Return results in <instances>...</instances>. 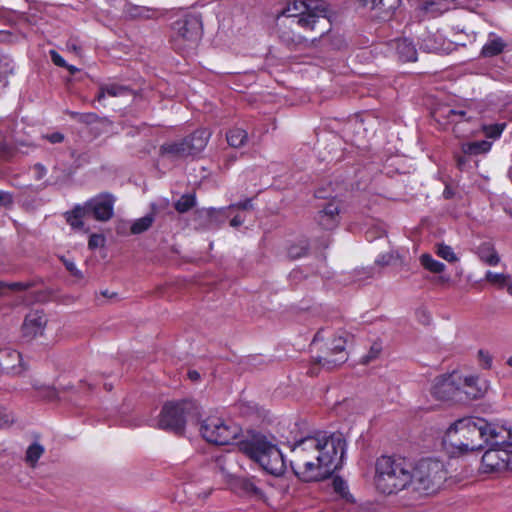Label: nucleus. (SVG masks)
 <instances>
[{"label":"nucleus","mask_w":512,"mask_h":512,"mask_svg":"<svg viewBox=\"0 0 512 512\" xmlns=\"http://www.w3.org/2000/svg\"><path fill=\"white\" fill-rule=\"evenodd\" d=\"M290 466L305 482L329 478L343 464L346 441L341 434L315 432L289 442Z\"/></svg>","instance_id":"f257e3e1"},{"label":"nucleus","mask_w":512,"mask_h":512,"mask_svg":"<svg viewBox=\"0 0 512 512\" xmlns=\"http://www.w3.org/2000/svg\"><path fill=\"white\" fill-rule=\"evenodd\" d=\"M329 5L324 0H294L277 15L279 40L287 47L300 45L304 38L295 30L313 31L322 37L331 28Z\"/></svg>","instance_id":"f03ea898"},{"label":"nucleus","mask_w":512,"mask_h":512,"mask_svg":"<svg viewBox=\"0 0 512 512\" xmlns=\"http://www.w3.org/2000/svg\"><path fill=\"white\" fill-rule=\"evenodd\" d=\"M492 423L484 418L464 417L456 420L446 431L443 442L452 453L464 454L484 448L490 439Z\"/></svg>","instance_id":"7ed1b4c3"},{"label":"nucleus","mask_w":512,"mask_h":512,"mask_svg":"<svg viewBox=\"0 0 512 512\" xmlns=\"http://www.w3.org/2000/svg\"><path fill=\"white\" fill-rule=\"evenodd\" d=\"M375 470L374 482L379 492L390 495L409 489L411 464L405 459L381 456Z\"/></svg>","instance_id":"20e7f679"},{"label":"nucleus","mask_w":512,"mask_h":512,"mask_svg":"<svg viewBox=\"0 0 512 512\" xmlns=\"http://www.w3.org/2000/svg\"><path fill=\"white\" fill-rule=\"evenodd\" d=\"M239 449L269 474L281 475L284 472V459L279 448L267 441L264 436L256 435L242 441Z\"/></svg>","instance_id":"39448f33"},{"label":"nucleus","mask_w":512,"mask_h":512,"mask_svg":"<svg viewBox=\"0 0 512 512\" xmlns=\"http://www.w3.org/2000/svg\"><path fill=\"white\" fill-rule=\"evenodd\" d=\"M409 489L419 496L436 492L446 479L447 472L439 460L422 459L411 465Z\"/></svg>","instance_id":"423d86ee"},{"label":"nucleus","mask_w":512,"mask_h":512,"mask_svg":"<svg viewBox=\"0 0 512 512\" xmlns=\"http://www.w3.org/2000/svg\"><path fill=\"white\" fill-rule=\"evenodd\" d=\"M200 415L199 407L195 401L181 400L164 404L159 415L158 427L160 429L182 435L186 423L196 420Z\"/></svg>","instance_id":"0eeeda50"},{"label":"nucleus","mask_w":512,"mask_h":512,"mask_svg":"<svg viewBox=\"0 0 512 512\" xmlns=\"http://www.w3.org/2000/svg\"><path fill=\"white\" fill-rule=\"evenodd\" d=\"M210 134L206 130H196L180 141L165 143L160 147L162 156L182 159L199 154L207 145Z\"/></svg>","instance_id":"6e6552de"},{"label":"nucleus","mask_w":512,"mask_h":512,"mask_svg":"<svg viewBox=\"0 0 512 512\" xmlns=\"http://www.w3.org/2000/svg\"><path fill=\"white\" fill-rule=\"evenodd\" d=\"M203 438L215 445H229L241 433V428L218 417H209L203 421L200 428Z\"/></svg>","instance_id":"1a4fd4ad"},{"label":"nucleus","mask_w":512,"mask_h":512,"mask_svg":"<svg viewBox=\"0 0 512 512\" xmlns=\"http://www.w3.org/2000/svg\"><path fill=\"white\" fill-rule=\"evenodd\" d=\"M173 38L175 42L195 45L202 35V21L197 14H186L173 22Z\"/></svg>","instance_id":"9d476101"},{"label":"nucleus","mask_w":512,"mask_h":512,"mask_svg":"<svg viewBox=\"0 0 512 512\" xmlns=\"http://www.w3.org/2000/svg\"><path fill=\"white\" fill-rule=\"evenodd\" d=\"M484 445L489 447L481 459L485 473L501 472L512 468V450L506 445H494L492 441H486Z\"/></svg>","instance_id":"9b49d317"},{"label":"nucleus","mask_w":512,"mask_h":512,"mask_svg":"<svg viewBox=\"0 0 512 512\" xmlns=\"http://www.w3.org/2000/svg\"><path fill=\"white\" fill-rule=\"evenodd\" d=\"M116 198L110 193H100L83 205L88 216L99 222H107L114 216Z\"/></svg>","instance_id":"f8f14e48"},{"label":"nucleus","mask_w":512,"mask_h":512,"mask_svg":"<svg viewBox=\"0 0 512 512\" xmlns=\"http://www.w3.org/2000/svg\"><path fill=\"white\" fill-rule=\"evenodd\" d=\"M345 343L346 341L342 337L335 338L329 349L330 353L325 356L320 355L315 357L316 363L328 370L344 363L347 360Z\"/></svg>","instance_id":"ddd939ff"},{"label":"nucleus","mask_w":512,"mask_h":512,"mask_svg":"<svg viewBox=\"0 0 512 512\" xmlns=\"http://www.w3.org/2000/svg\"><path fill=\"white\" fill-rule=\"evenodd\" d=\"M0 368L8 375H20L26 370L21 354L11 348L0 349Z\"/></svg>","instance_id":"4468645a"},{"label":"nucleus","mask_w":512,"mask_h":512,"mask_svg":"<svg viewBox=\"0 0 512 512\" xmlns=\"http://www.w3.org/2000/svg\"><path fill=\"white\" fill-rule=\"evenodd\" d=\"M47 318L43 311L33 310L30 311L23 322L22 334L26 338H34L43 333L46 326Z\"/></svg>","instance_id":"2eb2a0df"},{"label":"nucleus","mask_w":512,"mask_h":512,"mask_svg":"<svg viewBox=\"0 0 512 512\" xmlns=\"http://www.w3.org/2000/svg\"><path fill=\"white\" fill-rule=\"evenodd\" d=\"M460 392V389L454 385L453 375L437 377L431 389L432 395L439 400L453 399Z\"/></svg>","instance_id":"dca6fc26"},{"label":"nucleus","mask_w":512,"mask_h":512,"mask_svg":"<svg viewBox=\"0 0 512 512\" xmlns=\"http://www.w3.org/2000/svg\"><path fill=\"white\" fill-rule=\"evenodd\" d=\"M340 206L337 202L327 203L315 217L317 223L325 230H332L339 224Z\"/></svg>","instance_id":"f3484780"},{"label":"nucleus","mask_w":512,"mask_h":512,"mask_svg":"<svg viewBox=\"0 0 512 512\" xmlns=\"http://www.w3.org/2000/svg\"><path fill=\"white\" fill-rule=\"evenodd\" d=\"M232 484L235 488L240 489L245 495L257 499L264 500L265 495L261 487L256 483L254 477H234Z\"/></svg>","instance_id":"a211bd4d"},{"label":"nucleus","mask_w":512,"mask_h":512,"mask_svg":"<svg viewBox=\"0 0 512 512\" xmlns=\"http://www.w3.org/2000/svg\"><path fill=\"white\" fill-rule=\"evenodd\" d=\"M359 3L376 12L380 18L389 16L400 4L401 0H358Z\"/></svg>","instance_id":"6ab92c4d"},{"label":"nucleus","mask_w":512,"mask_h":512,"mask_svg":"<svg viewBox=\"0 0 512 512\" xmlns=\"http://www.w3.org/2000/svg\"><path fill=\"white\" fill-rule=\"evenodd\" d=\"M507 45V42L501 36L495 32H490L480 54L486 58L494 57L501 54Z\"/></svg>","instance_id":"aec40b11"},{"label":"nucleus","mask_w":512,"mask_h":512,"mask_svg":"<svg viewBox=\"0 0 512 512\" xmlns=\"http://www.w3.org/2000/svg\"><path fill=\"white\" fill-rule=\"evenodd\" d=\"M399 60L412 62L417 60V50L411 40L407 38L396 39L392 43Z\"/></svg>","instance_id":"412c9836"},{"label":"nucleus","mask_w":512,"mask_h":512,"mask_svg":"<svg viewBox=\"0 0 512 512\" xmlns=\"http://www.w3.org/2000/svg\"><path fill=\"white\" fill-rule=\"evenodd\" d=\"M490 439L494 445H506L512 447V425L506 427L497 423H492Z\"/></svg>","instance_id":"4be33fe9"},{"label":"nucleus","mask_w":512,"mask_h":512,"mask_svg":"<svg viewBox=\"0 0 512 512\" xmlns=\"http://www.w3.org/2000/svg\"><path fill=\"white\" fill-rule=\"evenodd\" d=\"M474 252L482 262L489 266H496L500 262V257L492 242H482Z\"/></svg>","instance_id":"5701e85b"},{"label":"nucleus","mask_w":512,"mask_h":512,"mask_svg":"<svg viewBox=\"0 0 512 512\" xmlns=\"http://www.w3.org/2000/svg\"><path fill=\"white\" fill-rule=\"evenodd\" d=\"M445 40L437 34H427L421 38L420 49L428 53H442L445 48Z\"/></svg>","instance_id":"b1692460"},{"label":"nucleus","mask_w":512,"mask_h":512,"mask_svg":"<svg viewBox=\"0 0 512 512\" xmlns=\"http://www.w3.org/2000/svg\"><path fill=\"white\" fill-rule=\"evenodd\" d=\"M131 93V89L128 86L119 85L117 83H104L99 87L96 99L101 102L106 95L110 97H121Z\"/></svg>","instance_id":"393cba45"},{"label":"nucleus","mask_w":512,"mask_h":512,"mask_svg":"<svg viewBox=\"0 0 512 512\" xmlns=\"http://www.w3.org/2000/svg\"><path fill=\"white\" fill-rule=\"evenodd\" d=\"M492 143L486 140L463 142L460 145V152L468 156L485 154L491 150Z\"/></svg>","instance_id":"a878e982"},{"label":"nucleus","mask_w":512,"mask_h":512,"mask_svg":"<svg viewBox=\"0 0 512 512\" xmlns=\"http://www.w3.org/2000/svg\"><path fill=\"white\" fill-rule=\"evenodd\" d=\"M84 205L77 204L71 211L65 213L66 222L72 229L81 230L84 227L83 218L87 217Z\"/></svg>","instance_id":"bb28decb"},{"label":"nucleus","mask_w":512,"mask_h":512,"mask_svg":"<svg viewBox=\"0 0 512 512\" xmlns=\"http://www.w3.org/2000/svg\"><path fill=\"white\" fill-rule=\"evenodd\" d=\"M478 377L470 376L464 380V386L462 392L469 399L481 398L486 392V385H478Z\"/></svg>","instance_id":"cd10ccee"},{"label":"nucleus","mask_w":512,"mask_h":512,"mask_svg":"<svg viewBox=\"0 0 512 512\" xmlns=\"http://www.w3.org/2000/svg\"><path fill=\"white\" fill-rule=\"evenodd\" d=\"M69 156L71 158V166L62 167L68 175L75 174L80 167L90 162V157L87 152L77 153L75 150H71Z\"/></svg>","instance_id":"c85d7f7f"},{"label":"nucleus","mask_w":512,"mask_h":512,"mask_svg":"<svg viewBox=\"0 0 512 512\" xmlns=\"http://www.w3.org/2000/svg\"><path fill=\"white\" fill-rule=\"evenodd\" d=\"M228 144L234 148L244 146L248 140V133L242 128H232L226 134Z\"/></svg>","instance_id":"c756f323"},{"label":"nucleus","mask_w":512,"mask_h":512,"mask_svg":"<svg viewBox=\"0 0 512 512\" xmlns=\"http://www.w3.org/2000/svg\"><path fill=\"white\" fill-rule=\"evenodd\" d=\"M203 212L206 214L210 226H219L230 216L228 207L220 209L208 208L203 210Z\"/></svg>","instance_id":"7c9ffc66"},{"label":"nucleus","mask_w":512,"mask_h":512,"mask_svg":"<svg viewBox=\"0 0 512 512\" xmlns=\"http://www.w3.org/2000/svg\"><path fill=\"white\" fill-rule=\"evenodd\" d=\"M308 249V241L305 239L299 240L297 243H293L287 248V255L290 259L295 260L306 255Z\"/></svg>","instance_id":"2f4dec72"},{"label":"nucleus","mask_w":512,"mask_h":512,"mask_svg":"<svg viewBox=\"0 0 512 512\" xmlns=\"http://www.w3.org/2000/svg\"><path fill=\"white\" fill-rule=\"evenodd\" d=\"M420 261H421L422 266L432 273H441L445 270V267H446L445 264L434 259L429 254H423L420 257Z\"/></svg>","instance_id":"473e14b6"},{"label":"nucleus","mask_w":512,"mask_h":512,"mask_svg":"<svg viewBox=\"0 0 512 512\" xmlns=\"http://www.w3.org/2000/svg\"><path fill=\"white\" fill-rule=\"evenodd\" d=\"M196 205L195 194H184L174 204V208L179 213H186Z\"/></svg>","instance_id":"72a5a7b5"},{"label":"nucleus","mask_w":512,"mask_h":512,"mask_svg":"<svg viewBox=\"0 0 512 512\" xmlns=\"http://www.w3.org/2000/svg\"><path fill=\"white\" fill-rule=\"evenodd\" d=\"M232 462V459H231V455L230 454H227V455H221L219 457L216 458L215 460V465H216V469H218V471L226 478H228L231 483L233 482V478L235 476H233L231 473H230V470L229 468L227 467L228 464H230Z\"/></svg>","instance_id":"f704fd0d"},{"label":"nucleus","mask_w":512,"mask_h":512,"mask_svg":"<svg viewBox=\"0 0 512 512\" xmlns=\"http://www.w3.org/2000/svg\"><path fill=\"white\" fill-rule=\"evenodd\" d=\"M334 491L348 502H354L352 495L349 493L348 485L341 477H335L332 482Z\"/></svg>","instance_id":"c9c22d12"},{"label":"nucleus","mask_w":512,"mask_h":512,"mask_svg":"<svg viewBox=\"0 0 512 512\" xmlns=\"http://www.w3.org/2000/svg\"><path fill=\"white\" fill-rule=\"evenodd\" d=\"M154 221L153 214H147L136 220L131 226L132 234H140L148 230Z\"/></svg>","instance_id":"e433bc0d"},{"label":"nucleus","mask_w":512,"mask_h":512,"mask_svg":"<svg viewBox=\"0 0 512 512\" xmlns=\"http://www.w3.org/2000/svg\"><path fill=\"white\" fill-rule=\"evenodd\" d=\"M16 154L14 145L7 139L0 140V164L10 161Z\"/></svg>","instance_id":"4c0bfd02"},{"label":"nucleus","mask_w":512,"mask_h":512,"mask_svg":"<svg viewBox=\"0 0 512 512\" xmlns=\"http://www.w3.org/2000/svg\"><path fill=\"white\" fill-rule=\"evenodd\" d=\"M44 453V447L40 445L39 443H33L31 444L27 451H26V461L31 465L34 466L36 462L39 460V458Z\"/></svg>","instance_id":"58836bf2"},{"label":"nucleus","mask_w":512,"mask_h":512,"mask_svg":"<svg viewBox=\"0 0 512 512\" xmlns=\"http://www.w3.org/2000/svg\"><path fill=\"white\" fill-rule=\"evenodd\" d=\"M436 254L449 263H455L459 260L452 247L444 243L437 245Z\"/></svg>","instance_id":"ea45409f"},{"label":"nucleus","mask_w":512,"mask_h":512,"mask_svg":"<svg viewBox=\"0 0 512 512\" xmlns=\"http://www.w3.org/2000/svg\"><path fill=\"white\" fill-rule=\"evenodd\" d=\"M506 127L505 123L484 125L482 130L487 138L498 139Z\"/></svg>","instance_id":"a19ab883"},{"label":"nucleus","mask_w":512,"mask_h":512,"mask_svg":"<svg viewBox=\"0 0 512 512\" xmlns=\"http://www.w3.org/2000/svg\"><path fill=\"white\" fill-rule=\"evenodd\" d=\"M485 278L487 281L494 284H499L501 286H505L508 283V276L504 274L494 273L492 271H487Z\"/></svg>","instance_id":"79ce46f5"},{"label":"nucleus","mask_w":512,"mask_h":512,"mask_svg":"<svg viewBox=\"0 0 512 512\" xmlns=\"http://www.w3.org/2000/svg\"><path fill=\"white\" fill-rule=\"evenodd\" d=\"M13 421L12 413L6 408L0 407V428L8 427Z\"/></svg>","instance_id":"37998d69"},{"label":"nucleus","mask_w":512,"mask_h":512,"mask_svg":"<svg viewBox=\"0 0 512 512\" xmlns=\"http://www.w3.org/2000/svg\"><path fill=\"white\" fill-rule=\"evenodd\" d=\"M30 283H24V282H12V283H6L0 281V293L2 292V289L9 288L11 290H26L30 287Z\"/></svg>","instance_id":"c03bdc74"},{"label":"nucleus","mask_w":512,"mask_h":512,"mask_svg":"<svg viewBox=\"0 0 512 512\" xmlns=\"http://www.w3.org/2000/svg\"><path fill=\"white\" fill-rule=\"evenodd\" d=\"M380 352H381V346L377 343H374L371 346L369 353L367 355L363 356L362 363L367 364L370 361L376 359L378 357V355L380 354Z\"/></svg>","instance_id":"a18cd8bd"},{"label":"nucleus","mask_w":512,"mask_h":512,"mask_svg":"<svg viewBox=\"0 0 512 512\" xmlns=\"http://www.w3.org/2000/svg\"><path fill=\"white\" fill-rule=\"evenodd\" d=\"M478 359L480 362V365L484 369H490L492 366V356L489 354V352L485 350H479L478 351Z\"/></svg>","instance_id":"49530a36"},{"label":"nucleus","mask_w":512,"mask_h":512,"mask_svg":"<svg viewBox=\"0 0 512 512\" xmlns=\"http://www.w3.org/2000/svg\"><path fill=\"white\" fill-rule=\"evenodd\" d=\"M104 242H105V238H104L103 235H101V234H92L89 237L88 247L93 250V249H96L98 247L103 246Z\"/></svg>","instance_id":"de8ad7c7"},{"label":"nucleus","mask_w":512,"mask_h":512,"mask_svg":"<svg viewBox=\"0 0 512 512\" xmlns=\"http://www.w3.org/2000/svg\"><path fill=\"white\" fill-rule=\"evenodd\" d=\"M468 155H465V154H462V153H459V152H454V159H455V162H456V166L459 170L463 171L467 168L468 166V158H467Z\"/></svg>","instance_id":"09e8293b"},{"label":"nucleus","mask_w":512,"mask_h":512,"mask_svg":"<svg viewBox=\"0 0 512 512\" xmlns=\"http://www.w3.org/2000/svg\"><path fill=\"white\" fill-rule=\"evenodd\" d=\"M229 211L231 212L234 209H242V210H249L253 208L252 200L246 199L244 201L238 202L236 204H231L228 206Z\"/></svg>","instance_id":"8fccbe9b"},{"label":"nucleus","mask_w":512,"mask_h":512,"mask_svg":"<svg viewBox=\"0 0 512 512\" xmlns=\"http://www.w3.org/2000/svg\"><path fill=\"white\" fill-rule=\"evenodd\" d=\"M67 167V166H71V162L70 161H66L64 158H58L56 160V163L54 165V169L56 171H59L63 177L67 178V177H70L71 175H68L66 174V172L64 171V169L62 167Z\"/></svg>","instance_id":"3c124183"},{"label":"nucleus","mask_w":512,"mask_h":512,"mask_svg":"<svg viewBox=\"0 0 512 512\" xmlns=\"http://www.w3.org/2000/svg\"><path fill=\"white\" fill-rule=\"evenodd\" d=\"M66 269L75 277H82V273L77 269L75 263L71 260H63Z\"/></svg>","instance_id":"603ef678"},{"label":"nucleus","mask_w":512,"mask_h":512,"mask_svg":"<svg viewBox=\"0 0 512 512\" xmlns=\"http://www.w3.org/2000/svg\"><path fill=\"white\" fill-rule=\"evenodd\" d=\"M13 197L9 192L0 190V205L7 207L12 205Z\"/></svg>","instance_id":"864d4df0"},{"label":"nucleus","mask_w":512,"mask_h":512,"mask_svg":"<svg viewBox=\"0 0 512 512\" xmlns=\"http://www.w3.org/2000/svg\"><path fill=\"white\" fill-rule=\"evenodd\" d=\"M51 59L56 66L67 67V63L64 58L56 51H50Z\"/></svg>","instance_id":"5fc2aeb1"},{"label":"nucleus","mask_w":512,"mask_h":512,"mask_svg":"<svg viewBox=\"0 0 512 512\" xmlns=\"http://www.w3.org/2000/svg\"><path fill=\"white\" fill-rule=\"evenodd\" d=\"M43 137L45 139H47L52 144L61 143L64 140V135L60 132H53V133L47 134Z\"/></svg>","instance_id":"6e6d98bb"},{"label":"nucleus","mask_w":512,"mask_h":512,"mask_svg":"<svg viewBox=\"0 0 512 512\" xmlns=\"http://www.w3.org/2000/svg\"><path fill=\"white\" fill-rule=\"evenodd\" d=\"M466 114H467V112L465 110L450 109L448 112L447 118L450 121H455L456 117H460V118H464L465 120H468L467 118H465Z\"/></svg>","instance_id":"4d7b16f0"},{"label":"nucleus","mask_w":512,"mask_h":512,"mask_svg":"<svg viewBox=\"0 0 512 512\" xmlns=\"http://www.w3.org/2000/svg\"><path fill=\"white\" fill-rule=\"evenodd\" d=\"M33 170L35 172V178L37 180H41L47 173V170L46 168L40 164V163H36L34 166H33Z\"/></svg>","instance_id":"13d9d810"},{"label":"nucleus","mask_w":512,"mask_h":512,"mask_svg":"<svg viewBox=\"0 0 512 512\" xmlns=\"http://www.w3.org/2000/svg\"><path fill=\"white\" fill-rule=\"evenodd\" d=\"M392 259H393V255L390 253H387V254L379 255L375 262L378 265L384 266V265H389L392 262Z\"/></svg>","instance_id":"bf43d9fd"},{"label":"nucleus","mask_w":512,"mask_h":512,"mask_svg":"<svg viewBox=\"0 0 512 512\" xmlns=\"http://www.w3.org/2000/svg\"><path fill=\"white\" fill-rule=\"evenodd\" d=\"M245 221V218L242 217L241 215H235L231 221H230V225L232 227H239L240 225L243 224V222Z\"/></svg>","instance_id":"052dcab7"},{"label":"nucleus","mask_w":512,"mask_h":512,"mask_svg":"<svg viewBox=\"0 0 512 512\" xmlns=\"http://www.w3.org/2000/svg\"><path fill=\"white\" fill-rule=\"evenodd\" d=\"M454 195V192L452 191V189L449 187V186H446L444 191H443V196L445 199H451Z\"/></svg>","instance_id":"680f3d73"},{"label":"nucleus","mask_w":512,"mask_h":512,"mask_svg":"<svg viewBox=\"0 0 512 512\" xmlns=\"http://www.w3.org/2000/svg\"><path fill=\"white\" fill-rule=\"evenodd\" d=\"M188 377L192 381H196L200 378V374L196 370H192L188 372Z\"/></svg>","instance_id":"e2e57ef3"},{"label":"nucleus","mask_w":512,"mask_h":512,"mask_svg":"<svg viewBox=\"0 0 512 512\" xmlns=\"http://www.w3.org/2000/svg\"><path fill=\"white\" fill-rule=\"evenodd\" d=\"M320 335H321V331H318L316 333V335L314 336L313 343H315L316 341H318L321 338Z\"/></svg>","instance_id":"0e129e2a"},{"label":"nucleus","mask_w":512,"mask_h":512,"mask_svg":"<svg viewBox=\"0 0 512 512\" xmlns=\"http://www.w3.org/2000/svg\"><path fill=\"white\" fill-rule=\"evenodd\" d=\"M6 78V72H0V82L4 81Z\"/></svg>","instance_id":"69168bd1"},{"label":"nucleus","mask_w":512,"mask_h":512,"mask_svg":"<svg viewBox=\"0 0 512 512\" xmlns=\"http://www.w3.org/2000/svg\"><path fill=\"white\" fill-rule=\"evenodd\" d=\"M507 290L512 295V284L508 285Z\"/></svg>","instance_id":"338daca9"},{"label":"nucleus","mask_w":512,"mask_h":512,"mask_svg":"<svg viewBox=\"0 0 512 512\" xmlns=\"http://www.w3.org/2000/svg\"><path fill=\"white\" fill-rule=\"evenodd\" d=\"M507 364L512 367V356L507 360Z\"/></svg>","instance_id":"774afa93"}]
</instances>
